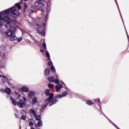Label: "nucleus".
I'll list each match as a JSON object with an SVG mask.
<instances>
[{
	"instance_id": "11",
	"label": "nucleus",
	"mask_w": 129,
	"mask_h": 129,
	"mask_svg": "<svg viewBox=\"0 0 129 129\" xmlns=\"http://www.w3.org/2000/svg\"><path fill=\"white\" fill-rule=\"evenodd\" d=\"M0 77H3V78H4V79H6V80H8V81H12V78L10 77L9 75H0Z\"/></svg>"
},
{
	"instance_id": "1",
	"label": "nucleus",
	"mask_w": 129,
	"mask_h": 129,
	"mask_svg": "<svg viewBox=\"0 0 129 129\" xmlns=\"http://www.w3.org/2000/svg\"><path fill=\"white\" fill-rule=\"evenodd\" d=\"M27 1L29 0H22L21 2L16 4L14 7L0 12V21L3 23L5 27L8 29V31L3 32V35L6 37L10 38L11 41L18 40V37L16 36L15 33L17 31V28L20 26V23L17 20H12L10 19V17L6 16H11L13 18L19 17L20 12L17 10L16 8H17L18 10H21L22 9L21 5L23 4V2H27ZM43 1H46V0Z\"/></svg>"
},
{
	"instance_id": "13",
	"label": "nucleus",
	"mask_w": 129,
	"mask_h": 129,
	"mask_svg": "<svg viewBox=\"0 0 129 129\" xmlns=\"http://www.w3.org/2000/svg\"><path fill=\"white\" fill-rule=\"evenodd\" d=\"M21 89L23 92H29V87L26 86H23Z\"/></svg>"
},
{
	"instance_id": "10",
	"label": "nucleus",
	"mask_w": 129,
	"mask_h": 129,
	"mask_svg": "<svg viewBox=\"0 0 129 129\" xmlns=\"http://www.w3.org/2000/svg\"><path fill=\"white\" fill-rule=\"evenodd\" d=\"M62 85L61 84H59L55 86L56 92H59L60 90L62 89Z\"/></svg>"
},
{
	"instance_id": "27",
	"label": "nucleus",
	"mask_w": 129,
	"mask_h": 129,
	"mask_svg": "<svg viewBox=\"0 0 129 129\" xmlns=\"http://www.w3.org/2000/svg\"><path fill=\"white\" fill-rule=\"evenodd\" d=\"M21 119H23V120H26V117L25 115H23L21 117Z\"/></svg>"
},
{
	"instance_id": "26",
	"label": "nucleus",
	"mask_w": 129,
	"mask_h": 129,
	"mask_svg": "<svg viewBox=\"0 0 129 129\" xmlns=\"http://www.w3.org/2000/svg\"><path fill=\"white\" fill-rule=\"evenodd\" d=\"M48 87H49V88H53V87H54V85L52 84H49L48 85Z\"/></svg>"
},
{
	"instance_id": "47",
	"label": "nucleus",
	"mask_w": 129,
	"mask_h": 129,
	"mask_svg": "<svg viewBox=\"0 0 129 129\" xmlns=\"http://www.w3.org/2000/svg\"><path fill=\"white\" fill-rule=\"evenodd\" d=\"M126 34H127V38H128V35L127 34V33H126Z\"/></svg>"
},
{
	"instance_id": "42",
	"label": "nucleus",
	"mask_w": 129,
	"mask_h": 129,
	"mask_svg": "<svg viewBox=\"0 0 129 129\" xmlns=\"http://www.w3.org/2000/svg\"><path fill=\"white\" fill-rule=\"evenodd\" d=\"M115 3H116V5H117V7H118V9H119V8H118V5H117V2H116V0H115Z\"/></svg>"
},
{
	"instance_id": "18",
	"label": "nucleus",
	"mask_w": 129,
	"mask_h": 129,
	"mask_svg": "<svg viewBox=\"0 0 129 129\" xmlns=\"http://www.w3.org/2000/svg\"><path fill=\"white\" fill-rule=\"evenodd\" d=\"M86 104H87L88 105H92V104H94L93 102H92V101H91V100H87L86 101Z\"/></svg>"
},
{
	"instance_id": "23",
	"label": "nucleus",
	"mask_w": 129,
	"mask_h": 129,
	"mask_svg": "<svg viewBox=\"0 0 129 129\" xmlns=\"http://www.w3.org/2000/svg\"><path fill=\"white\" fill-rule=\"evenodd\" d=\"M50 69L51 71H53V72H56V70L55 69V67H54V66H52L50 67Z\"/></svg>"
},
{
	"instance_id": "30",
	"label": "nucleus",
	"mask_w": 129,
	"mask_h": 129,
	"mask_svg": "<svg viewBox=\"0 0 129 129\" xmlns=\"http://www.w3.org/2000/svg\"><path fill=\"white\" fill-rule=\"evenodd\" d=\"M33 125H34V124L33 123V122H31V121H30V122H29V126H30L31 127H33Z\"/></svg>"
},
{
	"instance_id": "50",
	"label": "nucleus",
	"mask_w": 129,
	"mask_h": 129,
	"mask_svg": "<svg viewBox=\"0 0 129 129\" xmlns=\"http://www.w3.org/2000/svg\"><path fill=\"white\" fill-rule=\"evenodd\" d=\"M111 122L112 123V124H113V123H112V122L111 121Z\"/></svg>"
},
{
	"instance_id": "34",
	"label": "nucleus",
	"mask_w": 129,
	"mask_h": 129,
	"mask_svg": "<svg viewBox=\"0 0 129 129\" xmlns=\"http://www.w3.org/2000/svg\"><path fill=\"white\" fill-rule=\"evenodd\" d=\"M27 7H28L27 5V4L25 3V4H24V8H25V10H26Z\"/></svg>"
},
{
	"instance_id": "36",
	"label": "nucleus",
	"mask_w": 129,
	"mask_h": 129,
	"mask_svg": "<svg viewBox=\"0 0 129 129\" xmlns=\"http://www.w3.org/2000/svg\"><path fill=\"white\" fill-rule=\"evenodd\" d=\"M1 67L2 68H5L7 67V66L6 64L2 65Z\"/></svg>"
},
{
	"instance_id": "19",
	"label": "nucleus",
	"mask_w": 129,
	"mask_h": 129,
	"mask_svg": "<svg viewBox=\"0 0 129 129\" xmlns=\"http://www.w3.org/2000/svg\"><path fill=\"white\" fill-rule=\"evenodd\" d=\"M5 92L7 93V94H11V89L9 88H6L5 90Z\"/></svg>"
},
{
	"instance_id": "22",
	"label": "nucleus",
	"mask_w": 129,
	"mask_h": 129,
	"mask_svg": "<svg viewBox=\"0 0 129 129\" xmlns=\"http://www.w3.org/2000/svg\"><path fill=\"white\" fill-rule=\"evenodd\" d=\"M35 117H36V120H38V121H40V120H41V116H40V115H36L35 116Z\"/></svg>"
},
{
	"instance_id": "24",
	"label": "nucleus",
	"mask_w": 129,
	"mask_h": 129,
	"mask_svg": "<svg viewBox=\"0 0 129 129\" xmlns=\"http://www.w3.org/2000/svg\"><path fill=\"white\" fill-rule=\"evenodd\" d=\"M62 95L63 97H65V96H67L68 95V93L67 92H64L62 93Z\"/></svg>"
},
{
	"instance_id": "28",
	"label": "nucleus",
	"mask_w": 129,
	"mask_h": 129,
	"mask_svg": "<svg viewBox=\"0 0 129 129\" xmlns=\"http://www.w3.org/2000/svg\"><path fill=\"white\" fill-rule=\"evenodd\" d=\"M42 46L44 48H45V50H47V46L46 45V43L43 42L42 43Z\"/></svg>"
},
{
	"instance_id": "17",
	"label": "nucleus",
	"mask_w": 129,
	"mask_h": 129,
	"mask_svg": "<svg viewBox=\"0 0 129 129\" xmlns=\"http://www.w3.org/2000/svg\"><path fill=\"white\" fill-rule=\"evenodd\" d=\"M51 12V5H47V7L46 8V13H48Z\"/></svg>"
},
{
	"instance_id": "12",
	"label": "nucleus",
	"mask_w": 129,
	"mask_h": 129,
	"mask_svg": "<svg viewBox=\"0 0 129 129\" xmlns=\"http://www.w3.org/2000/svg\"><path fill=\"white\" fill-rule=\"evenodd\" d=\"M38 102V97H34L32 99V103L33 105H35L36 103Z\"/></svg>"
},
{
	"instance_id": "21",
	"label": "nucleus",
	"mask_w": 129,
	"mask_h": 129,
	"mask_svg": "<svg viewBox=\"0 0 129 129\" xmlns=\"http://www.w3.org/2000/svg\"><path fill=\"white\" fill-rule=\"evenodd\" d=\"M38 126H42L43 125V122L41 120H39L37 122Z\"/></svg>"
},
{
	"instance_id": "29",
	"label": "nucleus",
	"mask_w": 129,
	"mask_h": 129,
	"mask_svg": "<svg viewBox=\"0 0 129 129\" xmlns=\"http://www.w3.org/2000/svg\"><path fill=\"white\" fill-rule=\"evenodd\" d=\"M63 97L62 95H58L56 96L55 98H62Z\"/></svg>"
},
{
	"instance_id": "16",
	"label": "nucleus",
	"mask_w": 129,
	"mask_h": 129,
	"mask_svg": "<svg viewBox=\"0 0 129 129\" xmlns=\"http://www.w3.org/2000/svg\"><path fill=\"white\" fill-rule=\"evenodd\" d=\"M34 12H35V7L31 6L29 10V14H33Z\"/></svg>"
},
{
	"instance_id": "15",
	"label": "nucleus",
	"mask_w": 129,
	"mask_h": 129,
	"mask_svg": "<svg viewBox=\"0 0 129 129\" xmlns=\"http://www.w3.org/2000/svg\"><path fill=\"white\" fill-rule=\"evenodd\" d=\"M29 112H30V113H31V114H32V115H33L34 117L36 116V115H37V113H36V111L33 109H31L29 110Z\"/></svg>"
},
{
	"instance_id": "5",
	"label": "nucleus",
	"mask_w": 129,
	"mask_h": 129,
	"mask_svg": "<svg viewBox=\"0 0 129 129\" xmlns=\"http://www.w3.org/2000/svg\"><path fill=\"white\" fill-rule=\"evenodd\" d=\"M35 7H39L40 12H44V3H43V1L39 0L38 2H35Z\"/></svg>"
},
{
	"instance_id": "41",
	"label": "nucleus",
	"mask_w": 129,
	"mask_h": 129,
	"mask_svg": "<svg viewBox=\"0 0 129 129\" xmlns=\"http://www.w3.org/2000/svg\"><path fill=\"white\" fill-rule=\"evenodd\" d=\"M15 114V116L16 117V118H18V115L17 114Z\"/></svg>"
},
{
	"instance_id": "49",
	"label": "nucleus",
	"mask_w": 129,
	"mask_h": 129,
	"mask_svg": "<svg viewBox=\"0 0 129 129\" xmlns=\"http://www.w3.org/2000/svg\"><path fill=\"white\" fill-rule=\"evenodd\" d=\"M8 84H10V82H8Z\"/></svg>"
},
{
	"instance_id": "6",
	"label": "nucleus",
	"mask_w": 129,
	"mask_h": 129,
	"mask_svg": "<svg viewBox=\"0 0 129 129\" xmlns=\"http://www.w3.org/2000/svg\"><path fill=\"white\" fill-rule=\"evenodd\" d=\"M36 94V93L34 91H30L28 94H27V97L29 99H32L34 96H35Z\"/></svg>"
},
{
	"instance_id": "3",
	"label": "nucleus",
	"mask_w": 129,
	"mask_h": 129,
	"mask_svg": "<svg viewBox=\"0 0 129 129\" xmlns=\"http://www.w3.org/2000/svg\"><path fill=\"white\" fill-rule=\"evenodd\" d=\"M10 100L12 103L14 105H17L18 107L20 108H23L24 106L26 105V102L24 101L22 99L19 98L17 99V101L16 99L12 98V97H10Z\"/></svg>"
},
{
	"instance_id": "9",
	"label": "nucleus",
	"mask_w": 129,
	"mask_h": 129,
	"mask_svg": "<svg viewBox=\"0 0 129 129\" xmlns=\"http://www.w3.org/2000/svg\"><path fill=\"white\" fill-rule=\"evenodd\" d=\"M50 72H51L50 69L48 68H46L44 70V76H49V75H50Z\"/></svg>"
},
{
	"instance_id": "8",
	"label": "nucleus",
	"mask_w": 129,
	"mask_h": 129,
	"mask_svg": "<svg viewBox=\"0 0 129 129\" xmlns=\"http://www.w3.org/2000/svg\"><path fill=\"white\" fill-rule=\"evenodd\" d=\"M46 55L47 57V60L49 61H48V65L49 66H51V65L53 64V62H52V61H51V58H50V53H49V52L46 51Z\"/></svg>"
},
{
	"instance_id": "4",
	"label": "nucleus",
	"mask_w": 129,
	"mask_h": 129,
	"mask_svg": "<svg viewBox=\"0 0 129 129\" xmlns=\"http://www.w3.org/2000/svg\"><path fill=\"white\" fill-rule=\"evenodd\" d=\"M46 23H43L42 25L40 26V28L37 29V32L40 34L41 36L45 37V29H46Z\"/></svg>"
},
{
	"instance_id": "48",
	"label": "nucleus",
	"mask_w": 129,
	"mask_h": 129,
	"mask_svg": "<svg viewBox=\"0 0 129 129\" xmlns=\"http://www.w3.org/2000/svg\"><path fill=\"white\" fill-rule=\"evenodd\" d=\"M106 118L108 119V120H110H110H109V119L107 117Z\"/></svg>"
},
{
	"instance_id": "38",
	"label": "nucleus",
	"mask_w": 129,
	"mask_h": 129,
	"mask_svg": "<svg viewBox=\"0 0 129 129\" xmlns=\"http://www.w3.org/2000/svg\"><path fill=\"white\" fill-rule=\"evenodd\" d=\"M3 27V22L0 21V28H2Z\"/></svg>"
},
{
	"instance_id": "51",
	"label": "nucleus",
	"mask_w": 129,
	"mask_h": 129,
	"mask_svg": "<svg viewBox=\"0 0 129 129\" xmlns=\"http://www.w3.org/2000/svg\"><path fill=\"white\" fill-rule=\"evenodd\" d=\"M114 125H115H115L114 124Z\"/></svg>"
},
{
	"instance_id": "43",
	"label": "nucleus",
	"mask_w": 129,
	"mask_h": 129,
	"mask_svg": "<svg viewBox=\"0 0 129 129\" xmlns=\"http://www.w3.org/2000/svg\"><path fill=\"white\" fill-rule=\"evenodd\" d=\"M55 76L56 78H58V75H57V74H55Z\"/></svg>"
},
{
	"instance_id": "37",
	"label": "nucleus",
	"mask_w": 129,
	"mask_h": 129,
	"mask_svg": "<svg viewBox=\"0 0 129 129\" xmlns=\"http://www.w3.org/2000/svg\"><path fill=\"white\" fill-rule=\"evenodd\" d=\"M1 81L2 83H6V81L4 79H2Z\"/></svg>"
},
{
	"instance_id": "14",
	"label": "nucleus",
	"mask_w": 129,
	"mask_h": 129,
	"mask_svg": "<svg viewBox=\"0 0 129 129\" xmlns=\"http://www.w3.org/2000/svg\"><path fill=\"white\" fill-rule=\"evenodd\" d=\"M6 51V45H2L0 47V52L3 53V52H5Z\"/></svg>"
},
{
	"instance_id": "25",
	"label": "nucleus",
	"mask_w": 129,
	"mask_h": 129,
	"mask_svg": "<svg viewBox=\"0 0 129 129\" xmlns=\"http://www.w3.org/2000/svg\"><path fill=\"white\" fill-rule=\"evenodd\" d=\"M48 19H49V15L48 14H47L46 15H45V17L44 18V21L45 22H46V21H47Z\"/></svg>"
},
{
	"instance_id": "20",
	"label": "nucleus",
	"mask_w": 129,
	"mask_h": 129,
	"mask_svg": "<svg viewBox=\"0 0 129 129\" xmlns=\"http://www.w3.org/2000/svg\"><path fill=\"white\" fill-rule=\"evenodd\" d=\"M15 96H16V98H17V99H19V98H20V96H21V95H20V94H19V93L16 92L15 93Z\"/></svg>"
},
{
	"instance_id": "40",
	"label": "nucleus",
	"mask_w": 129,
	"mask_h": 129,
	"mask_svg": "<svg viewBox=\"0 0 129 129\" xmlns=\"http://www.w3.org/2000/svg\"><path fill=\"white\" fill-rule=\"evenodd\" d=\"M100 109L99 110V111L100 112H101V111H102V109H101V106H100Z\"/></svg>"
},
{
	"instance_id": "39",
	"label": "nucleus",
	"mask_w": 129,
	"mask_h": 129,
	"mask_svg": "<svg viewBox=\"0 0 129 129\" xmlns=\"http://www.w3.org/2000/svg\"><path fill=\"white\" fill-rule=\"evenodd\" d=\"M40 51L41 52V53H44V50H43V49H41L40 50Z\"/></svg>"
},
{
	"instance_id": "46",
	"label": "nucleus",
	"mask_w": 129,
	"mask_h": 129,
	"mask_svg": "<svg viewBox=\"0 0 129 129\" xmlns=\"http://www.w3.org/2000/svg\"><path fill=\"white\" fill-rule=\"evenodd\" d=\"M35 127H37L38 126V125H37V124H35Z\"/></svg>"
},
{
	"instance_id": "7",
	"label": "nucleus",
	"mask_w": 129,
	"mask_h": 129,
	"mask_svg": "<svg viewBox=\"0 0 129 129\" xmlns=\"http://www.w3.org/2000/svg\"><path fill=\"white\" fill-rule=\"evenodd\" d=\"M48 79L50 82H51V83L55 82L56 84H58L60 82L58 79H55L54 80V78L52 77H49L48 78Z\"/></svg>"
},
{
	"instance_id": "44",
	"label": "nucleus",
	"mask_w": 129,
	"mask_h": 129,
	"mask_svg": "<svg viewBox=\"0 0 129 129\" xmlns=\"http://www.w3.org/2000/svg\"><path fill=\"white\" fill-rule=\"evenodd\" d=\"M102 113L103 115H104V116H105L106 117H107L105 115V114H104V113L103 112H102Z\"/></svg>"
},
{
	"instance_id": "2",
	"label": "nucleus",
	"mask_w": 129,
	"mask_h": 129,
	"mask_svg": "<svg viewBox=\"0 0 129 129\" xmlns=\"http://www.w3.org/2000/svg\"><path fill=\"white\" fill-rule=\"evenodd\" d=\"M45 93L46 96H49V97L44 100L43 104L42 106V108H45L47 107L48 104H49V106H52L53 104H56L58 102V100L54 99V94L53 93H50V90H46Z\"/></svg>"
},
{
	"instance_id": "45",
	"label": "nucleus",
	"mask_w": 129,
	"mask_h": 129,
	"mask_svg": "<svg viewBox=\"0 0 129 129\" xmlns=\"http://www.w3.org/2000/svg\"><path fill=\"white\" fill-rule=\"evenodd\" d=\"M61 83H62V84H63V85H66L65 83H64V82H63V81H61Z\"/></svg>"
},
{
	"instance_id": "33",
	"label": "nucleus",
	"mask_w": 129,
	"mask_h": 129,
	"mask_svg": "<svg viewBox=\"0 0 129 129\" xmlns=\"http://www.w3.org/2000/svg\"><path fill=\"white\" fill-rule=\"evenodd\" d=\"M22 99H23L24 102H26V101H27V99L25 97H23Z\"/></svg>"
},
{
	"instance_id": "32",
	"label": "nucleus",
	"mask_w": 129,
	"mask_h": 129,
	"mask_svg": "<svg viewBox=\"0 0 129 129\" xmlns=\"http://www.w3.org/2000/svg\"><path fill=\"white\" fill-rule=\"evenodd\" d=\"M0 91H1V92H2V93H5V92H6V90H4V89H0Z\"/></svg>"
},
{
	"instance_id": "31",
	"label": "nucleus",
	"mask_w": 129,
	"mask_h": 129,
	"mask_svg": "<svg viewBox=\"0 0 129 129\" xmlns=\"http://www.w3.org/2000/svg\"><path fill=\"white\" fill-rule=\"evenodd\" d=\"M94 101H97L98 102H99V101H100V99L99 98L94 99Z\"/></svg>"
},
{
	"instance_id": "35",
	"label": "nucleus",
	"mask_w": 129,
	"mask_h": 129,
	"mask_svg": "<svg viewBox=\"0 0 129 129\" xmlns=\"http://www.w3.org/2000/svg\"><path fill=\"white\" fill-rule=\"evenodd\" d=\"M22 40H23V39L22 38H18V42H20L22 41Z\"/></svg>"
}]
</instances>
